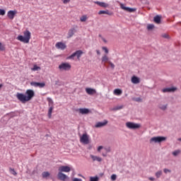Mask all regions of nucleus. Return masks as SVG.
<instances>
[{
	"mask_svg": "<svg viewBox=\"0 0 181 181\" xmlns=\"http://www.w3.org/2000/svg\"><path fill=\"white\" fill-rule=\"evenodd\" d=\"M179 153H180V150H176V151L173 152V155L174 156H177V155H179Z\"/></svg>",
	"mask_w": 181,
	"mask_h": 181,
	"instance_id": "obj_36",
	"label": "nucleus"
},
{
	"mask_svg": "<svg viewBox=\"0 0 181 181\" xmlns=\"http://www.w3.org/2000/svg\"><path fill=\"white\" fill-rule=\"evenodd\" d=\"M99 37L100 39V40H102L104 43H107V40L105 39V37H103L101 35H99Z\"/></svg>",
	"mask_w": 181,
	"mask_h": 181,
	"instance_id": "obj_37",
	"label": "nucleus"
},
{
	"mask_svg": "<svg viewBox=\"0 0 181 181\" xmlns=\"http://www.w3.org/2000/svg\"><path fill=\"white\" fill-rule=\"evenodd\" d=\"M98 15H110V16H111L112 13H110V11L108 10H107V11H100L98 12Z\"/></svg>",
	"mask_w": 181,
	"mask_h": 181,
	"instance_id": "obj_23",
	"label": "nucleus"
},
{
	"mask_svg": "<svg viewBox=\"0 0 181 181\" xmlns=\"http://www.w3.org/2000/svg\"><path fill=\"white\" fill-rule=\"evenodd\" d=\"M83 51L78 50V51L75 52L74 53H73L69 57H68L66 59L68 60H74V57H76L78 60H80V57H81V56L83 55Z\"/></svg>",
	"mask_w": 181,
	"mask_h": 181,
	"instance_id": "obj_4",
	"label": "nucleus"
},
{
	"mask_svg": "<svg viewBox=\"0 0 181 181\" xmlns=\"http://www.w3.org/2000/svg\"><path fill=\"white\" fill-rule=\"evenodd\" d=\"M57 176L59 180L69 181V177L63 173L59 172Z\"/></svg>",
	"mask_w": 181,
	"mask_h": 181,
	"instance_id": "obj_10",
	"label": "nucleus"
},
{
	"mask_svg": "<svg viewBox=\"0 0 181 181\" xmlns=\"http://www.w3.org/2000/svg\"><path fill=\"white\" fill-rule=\"evenodd\" d=\"M96 53H97V54H101V53L100 52V50H96Z\"/></svg>",
	"mask_w": 181,
	"mask_h": 181,
	"instance_id": "obj_51",
	"label": "nucleus"
},
{
	"mask_svg": "<svg viewBox=\"0 0 181 181\" xmlns=\"http://www.w3.org/2000/svg\"><path fill=\"white\" fill-rule=\"evenodd\" d=\"M0 50L1 52H4V50H5V45H2L1 42H0Z\"/></svg>",
	"mask_w": 181,
	"mask_h": 181,
	"instance_id": "obj_39",
	"label": "nucleus"
},
{
	"mask_svg": "<svg viewBox=\"0 0 181 181\" xmlns=\"http://www.w3.org/2000/svg\"><path fill=\"white\" fill-rule=\"evenodd\" d=\"M90 158L91 159H93V161L97 160V162H101L103 160V158H101V157H98L96 156L90 155Z\"/></svg>",
	"mask_w": 181,
	"mask_h": 181,
	"instance_id": "obj_21",
	"label": "nucleus"
},
{
	"mask_svg": "<svg viewBox=\"0 0 181 181\" xmlns=\"http://www.w3.org/2000/svg\"><path fill=\"white\" fill-rule=\"evenodd\" d=\"M140 100H141L140 98L136 99V101H140Z\"/></svg>",
	"mask_w": 181,
	"mask_h": 181,
	"instance_id": "obj_53",
	"label": "nucleus"
},
{
	"mask_svg": "<svg viewBox=\"0 0 181 181\" xmlns=\"http://www.w3.org/2000/svg\"><path fill=\"white\" fill-rule=\"evenodd\" d=\"M58 69L60 71H70L71 70V64L68 62H62L59 65Z\"/></svg>",
	"mask_w": 181,
	"mask_h": 181,
	"instance_id": "obj_3",
	"label": "nucleus"
},
{
	"mask_svg": "<svg viewBox=\"0 0 181 181\" xmlns=\"http://www.w3.org/2000/svg\"><path fill=\"white\" fill-rule=\"evenodd\" d=\"M54 108V107L53 106H50V107L49 108V110H48V117L49 118H52V112H53Z\"/></svg>",
	"mask_w": 181,
	"mask_h": 181,
	"instance_id": "obj_26",
	"label": "nucleus"
},
{
	"mask_svg": "<svg viewBox=\"0 0 181 181\" xmlns=\"http://www.w3.org/2000/svg\"><path fill=\"white\" fill-rule=\"evenodd\" d=\"M154 22L155 23H158L159 25V23H160V16H157L154 17Z\"/></svg>",
	"mask_w": 181,
	"mask_h": 181,
	"instance_id": "obj_28",
	"label": "nucleus"
},
{
	"mask_svg": "<svg viewBox=\"0 0 181 181\" xmlns=\"http://www.w3.org/2000/svg\"><path fill=\"white\" fill-rule=\"evenodd\" d=\"M102 49L105 51V53L108 54V48H107L106 47H103Z\"/></svg>",
	"mask_w": 181,
	"mask_h": 181,
	"instance_id": "obj_44",
	"label": "nucleus"
},
{
	"mask_svg": "<svg viewBox=\"0 0 181 181\" xmlns=\"http://www.w3.org/2000/svg\"><path fill=\"white\" fill-rule=\"evenodd\" d=\"M153 28H155V25H153V24H148L147 25L148 30H152V29H153Z\"/></svg>",
	"mask_w": 181,
	"mask_h": 181,
	"instance_id": "obj_33",
	"label": "nucleus"
},
{
	"mask_svg": "<svg viewBox=\"0 0 181 181\" xmlns=\"http://www.w3.org/2000/svg\"><path fill=\"white\" fill-rule=\"evenodd\" d=\"M59 173H62V172H65L66 173H69L70 170H71V168L67 165H62L58 168Z\"/></svg>",
	"mask_w": 181,
	"mask_h": 181,
	"instance_id": "obj_8",
	"label": "nucleus"
},
{
	"mask_svg": "<svg viewBox=\"0 0 181 181\" xmlns=\"http://www.w3.org/2000/svg\"><path fill=\"white\" fill-rule=\"evenodd\" d=\"M77 112H79V114H81L82 115H86L87 114H90V110L87 108H79L76 110Z\"/></svg>",
	"mask_w": 181,
	"mask_h": 181,
	"instance_id": "obj_12",
	"label": "nucleus"
},
{
	"mask_svg": "<svg viewBox=\"0 0 181 181\" xmlns=\"http://www.w3.org/2000/svg\"><path fill=\"white\" fill-rule=\"evenodd\" d=\"M31 70L32 71H39V70H41V68L40 66H37V65H34Z\"/></svg>",
	"mask_w": 181,
	"mask_h": 181,
	"instance_id": "obj_27",
	"label": "nucleus"
},
{
	"mask_svg": "<svg viewBox=\"0 0 181 181\" xmlns=\"http://www.w3.org/2000/svg\"><path fill=\"white\" fill-rule=\"evenodd\" d=\"M166 139L165 136H155L150 139V144H158L160 142H163Z\"/></svg>",
	"mask_w": 181,
	"mask_h": 181,
	"instance_id": "obj_6",
	"label": "nucleus"
},
{
	"mask_svg": "<svg viewBox=\"0 0 181 181\" xmlns=\"http://www.w3.org/2000/svg\"><path fill=\"white\" fill-rule=\"evenodd\" d=\"M178 141H181V138L178 139Z\"/></svg>",
	"mask_w": 181,
	"mask_h": 181,
	"instance_id": "obj_54",
	"label": "nucleus"
},
{
	"mask_svg": "<svg viewBox=\"0 0 181 181\" xmlns=\"http://www.w3.org/2000/svg\"><path fill=\"white\" fill-rule=\"evenodd\" d=\"M163 93H172L176 91V88H165L162 90Z\"/></svg>",
	"mask_w": 181,
	"mask_h": 181,
	"instance_id": "obj_17",
	"label": "nucleus"
},
{
	"mask_svg": "<svg viewBox=\"0 0 181 181\" xmlns=\"http://www.w3.org/2000/svg\"><path fill=\"white\" fill-rule=\"evenodd\" d=\"M158 108L162 111H166V110H168V104L160 103L158 105Z\"/></svg>",
	"mask_w": 181,
	"mask_h": 181,
	"instance_id": "obj_18",
	"label": "nucleus"
},
{
	"mask_svg": "<svg viewBox=\"0 0 181 181\" xmlns=\"http://www.w3.org/2000/svg\"><path fill=\"white\" fill-rule=\"evenodd\" d=\"M162 37H164V39H169V34L164 33L162 35Z\"/></svg>",
	"mask_w": 181,
	"mask_h": 181,
	"instance_id": "obj_40",
	"label": "nucleus"
},
{
	"mask_svg": "<svg viewBox=\"0 0 181 181\" xmlns=\"http://www.w3.org/2000/svg\"><path fill=\"white\" fill-rule=\"evenodd\" d=\"M30 86L33 87H39V88H43L46 86L45 83H39V82H31Z\"/></svg>",
	"mask_w": 181,
	"mask_h": 181,
	"instance_id": "obj_11",
	"label": "nucleus"
},
{
	"mask_svg": "<svg viewBox=\"0 0 181 181\" xmlns=\"http://www.w3.org/2000/svg\"><path fill=\"white\" fill-rule=\"evenodd\" d=\"M35 97V91L32 89H28L25 91V94L17 93L16 98L22 103V104H26L28 101H30L32 98Z\"/></svg>",
	"mask_w": 181,
	"mask_h": 181,
	"instance_id": "obj_1",
	"label": "nucleus"
},
{
	"mask_svg": "<svg viewBox=\"0 0 181 181\" xmlns=\"http://www.w3.org/2000/svg\"><path fill=\"white\" fill-rule=\"evenodd\" d=\"M110 62L111 61H110V58H108V56L104 55L102 57V64H103V66H105V67H107V64H109Z\"/></svg>",
	"mask_w": 181,
	"mask_h": 181,
	"instance_id": "obj_13",
	"label": "nucleus"
},
{
	"mask_svg": "<svg viewBox=\"0 0 181 181\" xmlns=\"http://www.w3.org/2000/svg\"><path fill=\"white\" fill-rule=\"evenodd\" d=\"M148 180L153 181V180H155V178L150 177H148Z\"/></svg>",
	"mask_w": 181,
	"mask_h": 181,
	"instance_id": "obj_50",
	"label": "nucleus"
},
{
	"mask_svg": "<svg viewBox=\"0 0 181 181\" xmlns=\"http://www.w3.org/2000/svg\"><path fill=\"white\" fill-rule=\"evenodd\" d=\"M64 4H69L70 2V0H64Z\"/></svg>",
	"mask_w": 181,
	"mask_h": 181,
	"instance_id": "obj_49",
	"label": "nucleus"
},
{
	"mask_svg": "<svg viewBox=\"0 0 181 181\" xmlns=\"http://www.w3.org/2000/svg\"><path fill=\"white\" fill-rule=\"evenodd\" d=\"M55 47L60 50H64L66 47H67V45H66V44L62 42H58L56 43Z\"/></svg>",
	"mask_w": 181,
	"mask_h": 181,
	"instance_id": "obj_9",
	"label": "nucleus"
},
{
	"mask_svg": "<svg viewBox=\"0 0 181 181\" xmlns=\"http://www.w3.org/2000/svg\"><path fill=\"white\" fill-rule=\"evenodd\" d=\"M42 177H49L50 176V173L49 172H43L42 173Z\"/></svg>",
	"mask_w": 181,
	"mask_h": 181,
	"instance_id": "obj_31",
	"label": "nucleus"
},
{
	"mask_svg": "<svg viewBox=\"0 0 181 181\" xmlns=\"http://www.w3.org/2000/svg\"><path fill=\"white\" fill-rule=\"evenodd\" d=\"M122 9H124L127 12H135V11H136V8H131L129 7H124V6H122Z\"/></svg>",
	"mask_w": 181,
	"mask_h": 181,
	"instance_id": "obj_22",
	"label": "nucleus"
},
{
	"mask_svg": "<svg viewBox=\"0 0 181 181\" xmlns=\"http://www.w3.org/2000/svg\"><path fill=\"white\" fill-rule=\"evenodd\" d=\"M107 124H108V122L107 120H105L104 122H99L96 123L95 127V128H103V127H105Z\"/></svg>",
	"mask_w": 181,
	"mask_h": 181,
	"instance_id": "obj_14",
	"label": "nucleus"
},
{
	"mask_svg": "<svg viewBox=\"0 0 181 181\" xmlns=\"http://www.w3.org/2000/svg\"><path fill=\"white\" fill-rule=\"evenodd\" d=\"M109 65L110 66L111 69H115V65H114V64H112V62H109Z\"/></svg>",
	"mask_w": 181,
	"mask_h": 181,
	"instance_id": "obj_46",
	"label": "nucleus"
},
{
	"mask_svg": "<svg viewBox=\"0 0 181 181\" xmlns=\"http://www.w3.org/2000/svg\"><path fill=\"white\" fill-rule=\"evenodd\" d=\"M76 30L74 28L70 29L68 32V37H71L74 35Z\"/></svg>",
	"mask_w": 181,
	"mask_h": 181,
	"instance_id": "obj_24",
	"label": "nucleus"
},
{
	"mask_svg": "<svg viewBox=\"0 0 181 181\" xmlns=\"http://www.w3.org/2000/svg\"><path fill=\"white\" fill-rule=\"evenodd\" d=\"M114 94L115 95H121V94H122V90L121 89H115Z\"/></svg>",
	"mask_w": 181,
	"mask_h": 181,
	"instance_id": "obj_25",
	"label": "nucleus"
},
{
	"mask_svg": "<svg viewBox=\"0 0 181 181\" xmlns=\"http://www.w3.org/2000/svg\"><path fill=\"white\" fill-rule=\"evenodd\" d=\"M88 19V17L87 16L83 15L80 18L81 22H86Z\"/></svg>",
	"mask_w": 181,
	"mask_h": 181,
	"instance_id": "obj_29",
	"label": "nucleus"
},
{
	"mask_svg": "<svg viewBox=\"0 0 181 181\" xmlns=\"http://www.w3.org/2000/svg\"><path fill=\"white\" fill-rule=\"evenodd\" d=\"M160 176H162V170H159L156 173V177H157V179H159Z\"/></svg>",
	"mask_w": 181,
	"mask_h": 181,
	"instance_id": "obj_32",
	"label": "nucleus"
},
{
	"mask_svg": "<svg viewBox=\"0 0 181 181\" xmlns=\"http://www.w3.org/2000/svg\"><path fill=\"white\" fill-rule=\"evenodd\" d=\"M140 82H141V81L139 80V78H138L135 76H132V83H133V84H139Z\"/></svg>",
	"mask_w": 181,
	"mask_h": 181,
	"instance_id": "obj_19",
	"label": "nucleus"
},
{
	"mask_svg": "<svg viewBox=\"0 0 181 181\" xmlns=\"http://www.w3.org/2000/svg\"><path fill=\"white\" fill-rule=\"evenodd\" d=\"M73 181H83V180H81L80 178H74Z\"/></svg>",
	"mask_w": 181,
	"mask_h": 181,
	"instance_id": "obj_47",
	"label": "nucleus"
},
{
	"mask_svg": "<svg viewBox=\"0 0 181 181\" xmlns=\"http://www.w3.org/2000/svg\"><path fill=\"white\" fill-rule=\"evenodd\" d=\"M15 15H16V11H9L7 13V16L9 19H13V18H15Z\"/></svg>",
	"mask_w": 181,
	"mask_h": 181,
	"instance_id": "obj_16",
	"label": "nucleus"
},
{
	"mask_svg": "<svg viewBox=\"0 0 181 181\" xmlns=\"http://www.w3.org/2000/svg\"><path fill=\"white\" fill-rule=\"evenodd\" d=\"M115 111H117L118 110H122V106H116L114 108Z\"/></svg>",
	"mask_w": 181,
	"mask_h": 181,
	"instance_id": "obj_42",
	"label": "nucleus"
},
{
	"mask_svg": "<svg viewBox=\"0 0 181 181\" xmlns=\"http://www.w3.org/2000/svg\"><path fill=\"white\" fill-rule=\"evenodd\" d=\"M9 172L10 173H11V175H13L14 176H16V175H18V173H16V171H15V169L13 168H10Z\"/></svg>",
	"mask_w": 181,
	"mask_h": 181,
	"instance_id": "obj_30",
	"label": "nucleus"
},
{
	"mask_svg": "<svg viewBox=\"0 0 181 181\" xmlns=\"http://www.w3.org/2000/svg\"><path fill=\"white\" fill-rule=\"evenodd\" d=\"M86 91L89 95H93V94H95L97 93V90H95V89H93L91 88H86Z\"/></svg>",
	"mask_w": 181,
	"mask_h": 181,
	"instance_id": "obj_15",
	"label": "nucleus"
},
{
	"mask_svg": "<svg viewBox=\"0 0 181 181\" xmlns=\"http://www.w3.org/2000/svg\"><path fill=\"white\" fill-rule=\"evenodd\" d=\"M98 180H99V178L97 176L90 177V181H98Z\"/></svg>",
	"mask_w": 181,
	"mask_h": 181,
	"instance_id": "obj_35",
	"label": "nucleus"
},
{
	"mask_svg": "<svg viewBox=\"0 0 181 181\" xmlns=\"http://www.w3.org/2000/svg\"><path fill=\"white\" fill-rule=\"evenodd\" d=\"M126 127L127 128H129V129H138L141 128V124L131 122H127L126 123Z\"/></svg>",
	"mask_w": 181,
	"mask_h": 181,
	"instance_id": "obj_7",
	"label": "nucleus"
},
{
	"mask_svg": "<svg viewBox=\"0 0 181 181\" xmlns=\"http://www.w3.org/2000/svg\"><path fill=\"white\" fill-rule=\"evenodd\" d=\"M106 152H111V149L109 148H105Z\"/></svg>",
	"mask_w": 181,
	"mask_h": 181,
	"instance_id": "obj_48",
	"label": "nucleus"
},
{
	"mask_svg": "<svg viewBox=\"0 0 181 181\" xmlns=\"http://www.w3.org/2000/svg\"><path fill=\"white\" fill-rule=\"evenodd\" d=\"M163 172H164V173H170V172H172V171L168 168H165L163 170Z\"/></svg>",
	"mask_w": 181,
	"mask_h": 181,
	"instance_id": "obj_43",
	"label": "nucleus"
},
{
	"mask_svg": "<svg viewBox=\"0 0 181 181\" xmlns=\"http://www.w3.org/2000/svg\"><path fill=\"white\" fill-rule=\"evenodd\" d=\"M47 101L49 102V105L50 107H53V100H52V98H48Z\"/></svg>",
	"mask_w": 181,
	"mask_h": 181,
	"instance_id": "obj_34",
	"label": "nucleus"
},
{
	"mask_svg": "<svg viewBox=\"0 0 181 181\" xmlns=\"http://www.w3.org/2000/svg\"><path fill=\"white\" fill-rule=\"evenodd\" d=\"M101 149H104V146H100L98 147V152H101Z\"/></svg>",
	"mask_w": 181,
	"mask_h": 181,
	"instance_id": "obj_45",
	"label": "nucleus"
},
{
	"mask_svg": "<svg viewBox=\"0 0 181 181\" xmlns=\"http://www.w3.org/2000/svg\"><path fill=\"white\" fill-rule=\"evenodd\" d=\"M23 35H18L17 37V40H19L20 42H23V43H29L31 37V33L30 31L26 30L23 32Z\"/></svg>",
	"mask_w": 181,
	"mask_h": 181,
	"instance_id": "obj_2",
	"label": "nucleus"
},
{
	"mask_svg": "<svg viewBox=\"0 0 181 181\" xmlns=\"http://www.w3.org/2000/svg\"><path fill=\"white\" fill-rule=\"evenodd\" d=\"M95 4H96V5H98L99 6H101L102 8H107L108 6V4L105 2L95 1Z\"/></svg>",
	"mask_w": 181,
	"mask_h": 181,
	"instance_id": "obj_20",
	"label": "nucleus"
},
{
	"mask_svg": "<svg viewBox=\"0 0 181 181\" xmlns=\"http://www.w3.org/2000/svg\"><path fill=\"white\" fill-rule=\"evenodd\" d=\"M2 87V85L0 84V88Z\"/></svg>",
	"mask_w": 181,
	"mask_h": 181,
	"instance_id": "obj_55",
	"label": "nucleus"
},
{
	"mask_svg": "<svg viewBox=\"0 0 181 181\" xmlns=\"http://www.w3.org/2000/svg\"><path fill=\"white\" fill-rule=\"evenodd\" d=\"M80 142L85 145L90 144V136L86 133L83 134V136H80Z\"/></svg>",
	"mask_w": 181,
	"mask_h": 181,
	"instance_id": "obj_5",
	"label": "nucleus"
},
{
	"mask_svg": "<svg viewBox=\"0 0 181 181\" xmlns=\"http://www.w3.org/2000/svg\"><path fill=\"white\" fill-rule=\"evenodd\" d=\"M102 155L105 158V156H107V154L105 153H102Z\"/></svg>",
	"mask_w": 181,
	"mask_h": 181,
	"instance_id": "obj_52",
	"label": "nucleus"
},
{
	"mask_svg": "<svg viewBox=\"0 0 181 181\" xmlns=\"http://www.w3.org/2000/svg\"><path fill=\"white\" fill-rule=\"evenodd\" d=\"M111 180H112V181L117 180V175H115V174L112 175Z\"/></svg>",
	"mask_w": 181,
	"mask_h": 181,
	"instance_id": "obj_38",
	"label": "nucleus"
},
{
	"mask_svg": "<svg viewBox=\"0 0 181 181\" xmlns=\"http://www.w3.org/2000/svg\"><path fill=\"white\" fill-rule=\"evenodd\" d=\"M5 13H6L5 10H4V9H0V15H1V16H4V15H5Z\"/></svg>",
	"mask_w": 181,
	"mask_h": 181,
	"instance_id": "obj_41",
	"label": "nucleus"
}]
</instances>
